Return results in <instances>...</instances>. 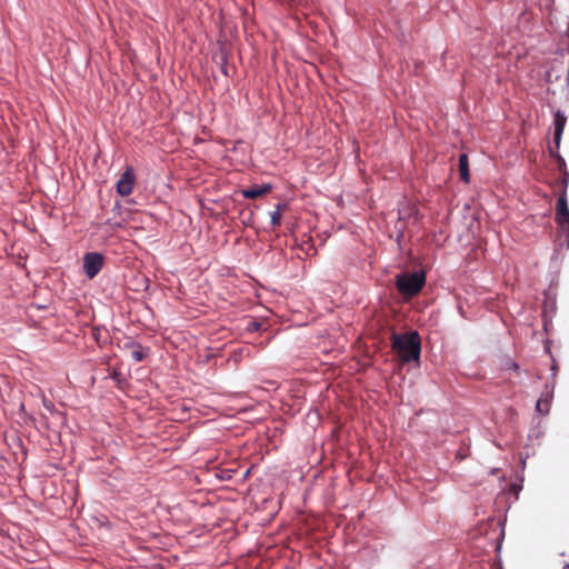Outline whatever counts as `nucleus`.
Segmentation results:
<instances>
[{
    "mask_svg": "<svg viewBox=\"0 0 569 569\" xmlns=\"http://www.w3.org/2000/svg\"><path fill=\"white\" fill-rule=\"evenodd\" d=\"M552 397L553 386L546 385L545 390L541 392L536 403V410L541 415H547L550 410Z\"/></svg>",
    "mask_w": 569,
    "mask_h": 569,
    "instance_id": "obj_5",
    "label": "nucleus"
},
{
    "mask_svg": "<svg viewBox=\"0 0 569 569\" xmlns=\"http://www.w3.org/2000/svg\"><path fill=\"white\" fill-rule=\"evenodd\" d=\"M563 569H569V562L565 563Z\"/></svg>",
    "mask_w": 569,
    "mask_h": 569,
    "instance_id": "obj_14",
    "label": "nucleus"
},
{
    "mask_svg": "<svg viewBox=\"0 0 569 569\" xmlns=\"http://www.w3.org/2000/svg\"><path fill=\"white\" fill-rule=\"evenodd\" d=\"M288 204L287 203H278L276 207V210L270 213V220L272 227H279L281 224L282 220V213L284 210H287Z\"/></svg>",
    "mask_w": 569,
    "mask_h": 569,
    "instance_id": "obj_10",
    "label": "nucleus"
},
{
    "mask_svg": "<svg viewBox=\"0 0 569 569\" xmlns=\"http://www.w3.org/2000/svg\"><path fill=\"white\" fill-rule=\"evenodd\" d=\"M124 347L127 349H130L131 350V358L136 361V362H140L142 360H144V358L147 357L148 355V351L149 349L148 348H143L142 346L136 343L134 341H128Z\"/></svg>",
    "mask_w": 569,
    "mask_h": 569,
    "instance_id": "obj_7",
    "label": "nucleus"
},
{
    "mask_svg": "<svg viewBox=\"0 0 569 569\" xmlns=\"http://www.w3.org/2000/svg\"><path fill=\"white\" fill-rule=\"evenodd\" d=\"M391 348L402 362L419 360L421 352V338L417 331L391 335Z\"/></svg>",
    "mask_w": 569,
    "mask_h": 569,
    "instance_id": "obj_1",
    "label": "nucleus"
},
{
    "mask_svg": "<svg viewBox=\"0 0 569 569\" xmlns=\"http://www.w3.org/2000/svg\"><path fill=\"white\" fill-rule=\"evenodd\" d=\"M104 266V256L99 252H87L83 256V272L89 279H93Z\"/></svg>",
    "mask_w": 569,
    "mask_h": 569,
    "instance_id": "obj_3",
    "label": "nucleus"
},
{
    "mask_svg": "<svg viewBox=\"0 0 569 569\" xmlns=\"http://www.w3.org/2000/svg\"><path fill=\"white\" fill-rule=\"evenodd\" d=\"M566 123H567V117L565 116V113L562 111L558 110L555 113V120H553V127H555L553 142H555V146L557 149L560 147L561 137H562Z\"/></svg>",
    "mask_w": 569,
    "mask_h": 569,
    "instance_id": "obj_6",
    "label": "nucleus"
},
{
    "mask_svg": "<svg viewBox=\"0 0 569 569\" xmlns=\"http://www.w3.org/2000/svg\"><path fill=\"white\" fill-rule=\"evenodd\" d=\"M459 173L460 179L465 182H469L470 173H469V159L466 153H461L459 156Z\"/></svg>",
    "mask_w": 569,
    "mask_h": 569,
    "instance_id": "obj_9",
    "label": "nucleus"
},
{
    "mask_svg": "<svg viewBox=\"0 0 569 569\" xmlns=\"http://www.w3.org/2000/svg\"><path fill=\"white\" fill-rule=\"evenodd\" d=\"M501 366L503 370L519 371V365L510 358H507Z\"/></svg>",
    "mask_w": 569,
    "mask_h": 569,
    "instance_id": "obj_11",
    "label": "nucleus"
},
{
    "mask_svg": "<svg viewBox=\"0 0 569 569\" xmlns=\"http://www.w3.org/2000/svg\"><path fill=\"white\" fill-rule=\"evenodd\" d=\"M426 283L422 271L402 272L396 277V287L400 295L413 297L418 295Z\"/></svg>",
    "mask_w": 569,
    "mask_h": 569,
    "instance_id": "obj_2",
    "label": "nucleus"
},
{
    "mask_svg": "<svg viewBox=\"0 0 569 569\" xmlns=\"http://www.w3.org/2000/svg\"><path fill=\"white\" fill-rule=\"evenodd\" d=\"M136 184L134 170L128 167L117 181L116 189L121 197H128L132 193Z\"/></svg>",
    "mask_w": 569,
    "mask_h": 569,
    "instance_id": "obj_4",
    "label": "nucleus"
},
{
    "mask_svg": "<svg viewBox=\"0 0 569 569\" xmlns=\"http://www.w3.org/2000/svg\"><path fill=\"white\" fill-rule=\"evenodd\" d=\"M222 72L228 76V71H227V68L226 67H222Z\"/></svg>",
    "mask_w": 569,
    "mask_h": 569,
    "instance_id": "obj_13",
    "label": "nucleus"
},
{
    "mask_svg": "<svg viewBox=\"0 0 569 569\" xmlns=\"http://www.w3.org/2000/svg\"><path fill=\"white\" fill-rule=\"evenodd\" d=\"M271 190L269 184L254 186L242 191V196L246 199H257L267 194Z\"/></svg>",
    "mask_w": 569,
    "mask_h": 569,
    "instance_id": "obj_8",
    "label": "nucleus"
},
{
    "mask_svg": "<svg viewBox=\"0 0 569 569\" xmlns=\"http://www.w3.org/2000/svg\"><path fill=\"white\" fill-rule=\"evenodd\" d=\"M262 327L261 322H258L256 320H251L248 322L247 330L250 332L259 331Z\"/></svg>",
    "mask_w": 569,
    "mask_h": 569,
    "instance_id": "obj_12",
    "label": "nucleus"
}]
</instances>
